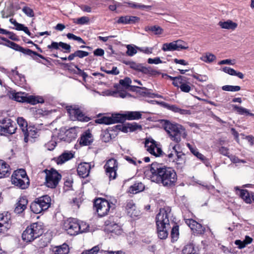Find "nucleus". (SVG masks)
<instances>
[{
  "label": "nucleus",
  "mask_w": 254,
  "mask_h": 254,
  "mask_svg": "<svg viewBox=\"0 0 254 254\" xmlns=\"http://www.w3.org/2000/svg\"><path fill=\"white\" fill-rule=\"evenodd\" d=\"M46 174L45 185L50 188H55L61 180L62 176L56 170L51 169L44 171Z\"/></svg>",
  "instance_id": "8"
},
{
  "label": "nucleus",
  "mask_w": 254,
  "mask_h": 254,
  "mask_svg": "<svg viewBox=\"0 0 254 254\" xmlns=\"http://www.w3.org/2000/svg\"><path fill=\"white\" fill-rule=\"evenodd\" d=\"M89 18L87 16H82L77 19H73L74 23L80 25L87 24L89 22Z\"/></svg>",
  "instance_id": "48"
},
{
  "label": "nucleus",
  "mask_w": 254,
  "mask_h": 254,
  "mask_svg": "<svg viewBox=\"0 0 254 254\" xmlns=\"http://www.w3.org/2000/svg\"><path fill=\"white\" fill-rule=\"evenodd\" d=\"M164 129L169 135L171 139L177 143L176 145L171 143L169 145V148L173 149L176 155L175 161L173 162L178 165H183L185 162V155L178 150L180 148L178 143L181 142V137H187V133L185 128L179 124H172L167 121L165 124Z\"/></svg>",
  "instance_id": "2"
},
{
  "label": "nucleus",
  "mask_w": 254,
  "mask_h": 254,
  "mask_svg": "<svg viewBox=\"0 0 254 254\" xmlns=\"http://www.w3.org/2000/svg\"><path fill=\"white\" fill-rule=\"evenodd\" d=\"M144 189V185L141 182H137L129 187L128 191L133 194L141 191Z\"/></svg>",
  "instance_id": "30"
},
{
  "label": "nucleus",
  "mask_w": 254,
  "mask_h": 254,
  "mask_svg": "<svg viewBox=\"0 0 254 254\" xmlns=\"http://www.w3.org/2000/svg\"><path fill=\"white\" fill-rule=\"evenodd\" d=\"M16 124L10 119H4L0 121V134L6 135L15 132Z\"/></svg>",
  "instance_id": "9"
},
{
  "label": "nucleus",
  "mask_w": 254,
  "mask_h": 254,
  "mask_svg": "<svg viewBox=\"0 0 254 254\" xmlns=\"http://www.w3.org/2000/svg\"><path fill=\"white\" fill-rule=\"evenodd\" d=\"M30 209L33 213L36 214H39L45 211V209L42 207V205L38 200L37 198L31 204Z\"/></svg>",
  "instance_id": "27"
},
{
  "label": "nucleus",
  "mask_w": 254,
  "mask_h": 254,
  "mask_svg": "<svg viewBox=\"0 0 254 254\" xmlns=\"http://www.w3.org/2000/svg\"><path fill=\"white\" fill-rule=\"evenodd\" d=\"M200 59L205 63H210L215 61L216 59V57L211 53H206L203 55Z\"/></svg>",
  "instance_id": "38"
},
{
  "label": "nucleus",
  "mask_w": 254,
  "mask_h": 254,
  "mask_svg": "<svg viewBox=\"0 0 254 254\" xmlns=\"http://www.w3.org/2000/svg\"><path fill=\"white\" fill-rule=\"evenodd\" d=\"M126 3L128 4L129 7L133 8L143 9L144 8H149L151 7V6L149 5H143L132 2H127Z\"/></svg>",
  "instance_id": "46"
},
{
  "label": "nucleus",
  "mask_w": 254,
  "mask_h": 254,
  "mask_svg": "<svg viewBox=\"0 0 254 254\" xmlns=\"http://www.w3.org/2000/svg\"><path fill=\"white\" fill-rule=\"evenodd\" d=\"M109 229L111 232L115 233L117 235H120L122 233L121 227L117 224H114L113 225H111V228H110Z\"/></svg>",
  "instance_id": "50"
},
{
  "label": "nucleus",
  "mask_w": 254,
  "mask_h": 254,
  "mask_svg": "<svg viewBox=\"0 0 254 254\" xmlns=\"http://www.w3.org/2000/svg\"><path fill=\"white\" fill-rule=\"evenodd\" d=\"M80 144L87 146L90 145L93 141V137L89 130H86L81 135L78 140Z\"/></svg>",
  "instance_id": "17"
},
{
  "label": "nucleus",
  "mask_w": 254,
  "mask_h": 254,
  "mask_svg": "<svg viewBox=\"0 0 254 254\" xmlns=\"http://www.w3.org/2000/svg\"><path fill=\"white\" fill-rule=\"evenodd\" d=\"M42 207H43L45 210H47L51 204V198L48 195H45L37 198Z\"/></svg>",
  "instance_id": "26"
},
{
  "label": "nucleus",
  "mask_w": 254,
  "mask_h": 254,
  "mask_svg": "<svg viewBox=\"0 0 254 254\" xmlns=\"http://www.w3.org/2000/svg\"><path fill=\"white\" fill-rule=\"evenodd\" d=\"M240 193V197L247 203L251 202V198L249 192L246 190H241Z\"/></svg>",
  "instance_id": "42"
},
{
  "label": "nucleus",
  "mask_w": 254,
  "mask_h": 254,
  "mask_svg": "<svg viewBox=\"0 0 254 254\" xmlns=\"http://www.w3.org/2000/svg\"><path fill=\"white\" fill-rule=\"evenodd\" d=\"M8 46L10 48L15 50L16 51L21 52L22 50V47L18 45V44L11 41H9Z\"/></svg>",
  "instance_id": "64"
},
{
  "label": "nucleus",
  "mask_w": 254,
  "mask_h": 254,
  "mask_svg": "<svg viewBox=\"0 0 254 254\" xmlns=\"http://www.w3.org/2000/svg\"><path fill=\"white\" fill-rule=\"evenodd\" d=\"M64 229L70 235H76L87 232L89 225L85 222H79L74 219H68L64 224Z\"/></svg>",
  "instance_id": "3"
},
{
  "label": "nucleus",
  "mask_w": 254,
  "mask_h": 254,
  "mask_svg": "<svg viewBox=\"0 0 254 254\" xmlns=\"http://www.w3.org/2000/svg\"><path fill=\"white\" fill-rule=\"evenodd\" d=\"M66 135L68 137L69 140L75 139L77 136V133L74 128H71L65 132Z\"/></svg>",
  "instance_id": "49"
},
{
  "label": "nucleus",
  "mask_w": 254,
  "mask_h": 254,
  "mask_svg": "<svg viewBox=\"0 0 254 254\" xmlns=\"http://www.w3.org/2000/svg\"><path fill=\"white\" fill-rule=\"evenodd\" d=\"M17 123L21 128L23 133L26 131V129H27V123L23 118H18L17 119Z\"/></svg>",
  "instance_id": "47"
},
{
  "label": "nucleus",
  "mask_w": 254,
  "mask_h": 254,
  "mask_svg": "<svg viewBox=\"0 0 254 254\" xmlns=\"http://www.w3.org/2000/svg\"><path fill=\"white\" fill-rule=\"evenodd\" d=\"M101 70L106 72L107 74H112V75H118L119 74L120 71L118 69L117 67L113 66L112 67V70H105L104 69L103 67L101 68Z\"/></svg>",
  "instance_id": "55"
},
{
  "label": "nucleus",
  "mask_w": 254,
  "mask_h": 254,
  "mask_svg": "<svg viewBox=\"0 0 254 254\" xmlns=\"http://www.w3.org/2000/svg\"><path fill=\"white\" fill-rule=\"evenodd\" d=\"M146 174L152 182L161 183L164 186L174 185L177 179V174L172 168L156 162L151 164L149 170L146 171Z\"/></svg>",
  "instance_id": "1"
},
{
  "label": "nucleus",
  "mask_w": 254,
  "mask_h": 254,
  "mask_svg": "<svg viewBox=\"0 0 254 254\" xmlns=\"http://www.w3.org/2000/svg\"><path fill=\"white\" fill-rule=\"evenodd\" d=\"M139 20V18L137 16L125 15L119 17L116 22L117 24H131L138 22Z\"/></svg>",
  "instance_id": "18"
},
{
  "label": "nucleus",
  "mask_w": 254,
  "mask_h": 254,
  "mask_svg": "<svg viewBox=\"0 0 254 254\" xmlns=\"http://www.w3.org/2000/svg\"><path fill=\"white\" fill-rule=\"evenodd\" d=\"M23 134L24 135V140L25 142H27L29 141V137L34 138H36L38 135L37 129L32 127L27 128L26 131H24Z\"/></svg>",
  "instance_id": "24"
},
{
  "label": "nucleus",
  "mask_w": 254,
  "mask_h": 254,
  "mask_svg": "<svg viewBox=\"0 0 254 254\" xmlns=\"http://www.w3.org/2000/svg\"><path fill=\"white\" fill-rule=\"evenodd\" d=\"M128 127L130 132H132L137 129H142V126L136 123H128Z\"/></svg>",
  "instance_id": "52"
},
{
  "label": "nucleus",
  "mask_w": 254,
  "mask_h": 254,
  "mask_svg": "<svg viewBox=\"0 0 254 254\" xmlns=\"http://www.w3.org/2000/svg\"><path fill=\"white\" fill-rule=\"evenodd\" d=\"M171 234L172 239H173L175 241H176L179 235L178 226L176 225L173 227V228L172 229Z\"/></svg>",
  "instance_id": "53"
},
{
  "label": "nucleus",
  "mask_w": 254,
  "mask_h": 254,
  "mask_svg": "<svg viewBox=\"0 0 254 254\" xmlns=\"http://www.w3.org/2000/svg\"><path fill=\"white\" fill-rule=\"evenodd\" d=\"M146 31H150L155 35H160L163 32V29L158 26H147L145 27Z\"/></svg>",
  "instance_id": "40"
},
{
  "label": "nucleus",
  "mask_w": 254,
  "mask_h": 254,
  "mask_svg": "<svg viewBox=\"0 0 254 254\" xmlns=\"http://www.w3.org/2000/svg\"><path fill=\"white\" fill-rule=\"evenodd\" d=\"M11 183L21 189L27 188L30 182L25 170L21 169L15 171L11 176Z\"/></svg>",
  "instance_id": "5"
},
{
  "label": "nucleus",
  "mask_w": 254,
  "mask_h": 254,
  "mask_svg": "<svg viewBox=\"0 0 254 254\" xmlns=\"http://www.w3.org/2000/svg\"><path fill=\"white\" fill-rule=\"evenodd\" d=\"M222 70L231 75L237 76L240 79H243L244 77V74L242 72H238L230 67L225 66L222 68Z\"/></svg>",
  "instance_id": "31"
},
{
  "label": "nucleus",
  "mask_w": 254,
  "mask_h": 254,
  "mask_svg": "<svg viewBox=\"0 0 254 254\" xmlns=\"http://www.w3.org/2000/svg\"><path fill=\"white\" fill-rule=\"evenodd\" d=\"M69 251L68 246L64 244L62 246L57 247L55 251V254H68Z\"/></svg>",
  "instance_id": "39"
},
{
  "label": "nucleus",
  "mask_w": 254,
  "mask_h": 254,
  "mask_svg": "<svg viewBox=\"0 0 254 254\" xmlns=\"http://www.w3.org/2000/svg\"><path fill=\"white\" fill-rule=\"evenodd\" d=\"M182 254H197L196 250L192 244L186 246L182 250Z\"/></svg>",
  "instance_id": "41"
},
{
  "label": "nucleus",
  "mask_w": 254,
  "mask_h": 254,
  "mask_svg": "<svg viewBox=\"0 0 254 254\" xmlns=\"http://www.w3.org/2000/svg\"><path fill=\"white\" fill-rule=\"evenodd\" d=\"M11 225L10 215L8 212L0 213V234H4L10 229Z\"/></svg>",
  "instance_id": "13"
},
{
  "label": "nucleus",
  "mask_w": 254,
  "mask_h": 254,
  "mask_svg": "<svg viewBox=\"0 0 254 254\" xmlns=\"http://www.w3.org/2000/svg\"><path fill=\"white\" fill-rule=\"evenodd\" d=\"M98 246H95L89 250L83 252L81 254H97L99 251Z\"/></svg>",
  "instance_id": "62"
},
{
  "label": "nucleus",
  "mask_w": 254,
  "mask_h": 254,
  "mask_svg": "<svg viewBox=\"0 0 254 254\" xmlns=\"http://www.w3.org/2000/svg\"><path fill=\"white\" fill-rule=\"evenodd\" d=\"M60 47L65 50L64 53H69L70 52L71 46L65 43L60 42H52L51 45H49L47 48L52 51L53 50H59Z\"/></svg>",
  "instance_id": "19"
},
{
  "label": "nucleus",
  "mask_w": 254,
  "mask_h": 254,
  "mask_svg": "<svg viewBox=\"0 0 254 254\" xmlns=\"http://www.w3.org/2000/svg\"><path fill=\"white\" fill-rule=\"evenodd\" d=\"M26 102L30 103L32 105H35L37 103H43L44 102L43 98L40 96H35L30 95L26 97Z\"/></svg>",
  "instance_id": "35"
},
{
  "label": "nucleus",
  "mask_w": 254,
  "mask_h": 254,
  "mask_svg": "<svg viewBox=\"0 0 254 254\" xmlns=\"http://www.w3.org/2000/svg\"><path fill=\"white\" fill-rule=\"evenodd\" d=\"M113 124L117 123H122L126 120V113L124 114H115L112 115L111 117Z\"/></svg>",
  "instance_id": "37"
},
{
  "label": "nucleus",
  "mask_w": 254,
  "mask_h": 254,
  "mask_svg": "<svg viewBox=\"0 0 254 254\" xmlns=\"http://www.w3.org/2000/svg\"><path fill=\"white\" fill-rule=\"evenodd\" d=\"M111 117H103L95 120V122L100 124L110 125L112 124L113 122Z\"/></svg>",
  "instance_id": "45"
},
{
  "label": "nucleus",
  "mask_w": 254,
  "mask_h": 254,
  "mask_svg": "<svg viewBox=\"0 0 254 254\" xmlns=\"http://www.w3.org/2000/svg\"><path fill=\"white\" fill-rule=\"evenodd\" d=\"M127 51L126 54L129 56H133L136 54L138 51V47L133 45H127L126 46Z\"/></svg>",
  "instance_id": "43"
},
{
  "label": "nucleus",
  "mask_w": 254,
  "mask_h": 254,
  "mask_svg": "<svg viewBox=\"0 0 254 254\" xmlns=\"http://www.w3.org/2000/svg\"><path fill=\"white\" fill-rule=\"evenodd\" d=\"M43 233V225L41 222L33 223L23 231L22 238L23 241L30 242L40 236Z\"/></svg>",
  "instance_id": "4"
},
{
  "label": "nucleus",
  "mask_w": 254,
  "mask_h": 254,
  "mask_svg": "<svg viewBox=\"0 0 254 254\" xmlns=\"http://www.w3.org/2000/svg\"><path fill=\"white\" fill-rule=\"evenodd\" d=\"M27 95L24 92L12 93L11 98L19 102H26Z\"/></svg>",
  "instance_id": "32"
},
{
  "label": "nucleus",
  "mask_w": 254,
  "mask_h": 254,
  "mask_svg": "<svg viewBox=\"0 0 254 254\" xmlns=\"http://www.w3.org/2000/svg\"><path fill=\"white\" fill-rule=\"evenodd\" d=\"M66 36L67 38L69 39H72L73 40L77 41L78 42L85 44V42L81 38H80V37L76 36L72 33H67L66 34Z\"/></svg>",
  "instance_id": "54"
},
{
  "label": "nucleus",
  "mask_w": 254,
  "mask_h": 254,
  "mask_svg": "<svg viewBox=\"0 0 254 254\" xmlns=\"http://www.w3.org/2000/svg\"><path fill=\"white\" fill-rule=\"evenodd\" d=\"M118 162L114 159L108 160L104 166L107 176L110 180L116 179L117 176V170L118 169Z\"/></svg>",
  "instance_id": "12"
},
{
  "label": "nucleus",
  "mask_w": 254,
  "mask_h": 254,
  "mask_svg": "<svg viewBox=\"0 0 254 254\" xmlns=\"http://www.w3.org/2000/svg\"><path fill=\"white\" fill-rule=\"evenodd\" d=\"M252 238L249 236H246L244 241H242L240 240H237L235 241V244L236 245L238 246L239 249H243L245 248L247 245L252 243Z\"/></svg>",
  "instance_id": "36"
},
{
  "label": "nucleus",
  "mask_w": 254,
  "mask_h": 254,
  "mask_svg": "<svg viewBox=\"0 0 254 254\" xmlns=\"http://www.w3.org/2000/svg\"><path fill=\"white\" fill-rule=\"evenodd\" d=\"M188 44L181 40H178L169 43H164L162 48L163 51H180L188 49Z\"/></svg>",
  "instance_id": "10"
},
{
  "label": "nucleus",
  "mask_w": 254,
  "mask_h": 254,
  "mask_svg": "<svg viewBox=\"0 0 254 254\" xmlns=\"http://www.w3.org/2000/svg\"><path fill=\"white\" fill-rule=\"evenodd\" d=\"M70 119L72 120L77 119L78 121L87 122L89 118L85 117L83 113L78 108L70 107L67 109Z\"/></svg>",
  "instance_id": "14"
},
{
  "label": "nucleus",
  "mask_w": 254,
  "mask_h": 254,
  "mask_svg": "<svg viewBox=\"0 0 254 254\" xmlns=\"http://www.w3.org/2000/svg\"><path fill=\"white\" fill-rule=\"evenodd\" d=\"M10 174L8 164L2 160H0V179L8 176Z\"/></svg>",
  "instance_id": "22"
},
{
  "label": "nucleus",
  "mask_w": 254,
  "mask_h": 254,
  "mask_svg": "<svg viewBox=\"0 0 254 254\" xmlns=\"http://www.w3.org/2000/svg\"><path fill=\"white\" fill-rule=\"evenodd\" d=\"M164 106L166 108H167L175 113H179V110L180 108L175 105H170L167 103H164Z\"/></svg>",
  "instance_id": "57"
},
{
  "label": "nucleus",
  "mask_w": 254,
  "mask_h": 254,
  "mask_svg": "<svg viewBox=\"0 0 254 254\" xmlns=\"http://www.w3.org/2000/svg\"><path fill=\"white\" fill-rule=\"evenodd\" d=\"M57 143L54 140H51L45 144V146L48 150H53L56 147Z\"/></svg>",
  "instance_id": "61"
},
{
  "label": "nucleus",
  "mask_w": 254,
  "mask_h": 254,
  "mask_svg": "<svg viewBox=\"0 0 254 254\" xmlns=\"http://www.w3.org/2000/svg\"><path fill=\"white\" fill-rule=\"evenodd\" d=\"M126 209L127 215L132 218H135L140 215V211L138 209L135 203L131 200L127 202Z\"/></svg>",
  "instance_id": "16"
},
{
  "label": "nucleus",
  "mask_w": 254,
  "mask_h": 254,
  "mask_svg": "<svg viewBox=\"0 0 254 254\" xmlns=\"http://www.w3.org/2000/svg\"><path fill=\"white\" fill-rule=\"evenodd\" d=\"M192 222L195 224V227L193 231H195L198 234H201L204 232V228L200 224L196 221H192Z\"/></svg>",
  "instance_id": "58"
},
{
  "label": "nucleus",
  "mask_w": 254,
  "mask_h": 254,
  "mask_svg": "<svg viewBox=\"0 0 254 254\" xmlns=\"http://www.w3.org/2000/svg\"><path fill=\"white\" fill-rule=\"evenodd\" d=\"M224 91H238L240 90L241 87L239 86L224 85L222 87Z\"/></svg>",
  "instance_id": "51"
},
{
  "label": "nucleus",
  "mask_w": 254,
  "mask_h": 254,
  "mask_svg": "<svg viewBox=\"0 0 254 254\" xmlns=\"http://www.w3.org/2000/svg\"><path fill=\"white\" fill-rule=\"evenodd\" d=\"M187 146L189 148L190 152L198 159L203 162H205L207 160L206 158L201 153H199L197 148L192 147L190 143H187Z\"/></svg>",
  "instance_id": "29"
},
{
  "label": "nucleus",
  "mask_w": 254,
  "mask_h": 254,
  "mask_svg": "<svg viewBox=\"0 0 254 254\" xmlns=\"http://www.w3.org/2000/svg\"><path fill=\"white\" fill-rule=\"evenodd\" d=\"M28 201L25 197H21L17 202L14 209L15 212L20 213L22 212L26 208Z\"/></svg>",
  "instance_id": "21"
},
{
  "label": "nucleus",
  "mask_w": 254,
  "mask_h": 254,
  "mask_svg": "<svg viewBox=\"0 0 254 254\" xmlns=\"http://www.w3.org/2000/svg\"><path fill=\"white\" fill-rule=\"evenodd\" d=\"M119 83L126 89H128L129 87H130V90L132 91H134V88H140L144 90L147 89V88L145 87H140L137 86H131L130 84L131 83V80L130 78L127 77L125 78L124 79L120 80Z\"/></svg>",
  "instance_id": "23"
},
{
  "label": "nucleus",
  "mask_w": 254,
  "mask_h": 254,
  "mask_svg": "<svg viewBox=\"0 0 254 254\" xmlns=\"http://www.w3.org/2000/svg\"><path fill=\"white\" fill-rule=\"evenodd\" d=\"M74 154L70 152H65L61 154L57 159V163L62 164L72 159Z\"/></svg>",
  "instance_id": "28"
},
{
  "label": "nucleus",
  "mask_w": 254,
  "mask_h": 254,
  "mask_svg": "<svg viewBox=\"0 0 254 254\" xmlns=\"http://www.w3.org/2000/svg\"><path fill=\"white\" fill-rule=\"evenodd\" d=\"M75 55L76 57H78L79 58H83L84 57H87L89 55V53L86 51H83L81 50H77L75 52Z\"/></svg>",
  "instance_id": "60"
},
{
  "label": "nucleus",
  "mask_w": 254,
  "mask_h": 254,
  "mask_svg": "<svg viewBox=\"0 0 254 254\" xmlns=\"http://www.w3.org/2000/svg\"><path fill=\"white\" fill-rule=\"evenodd\" d=\"M147 62L149 64H161L163 62L160 60V58L156 57L154 59L149 58L147 60Z\"/></svg>",
  "instance_id": "63"
},
{
  "label": "nucleus",
  "mask_w": 254,
  "mask_h": 254,
  "mask_svg": "<svg viewBox=\"0 0 254 254\" xmlns=\"http://www.w3.org/2000/svg\"><path fill=\"white\" fill-rule=\"evenodd\" d=\"M218 25L223 29L232 30H235L238 26L237 23L231 20H228L224 22L220 21Z\"/></svg>",
  "instance_id": "25"
},
{
  "label": "nucleus",
  "mask_w": 254,
  "mask_h": 254,
  "mask_svg": "<svg viewBox=\"0 0 254 254\" xmlns=\"http://www.w3.org/2000/svg\"><path fill=\"white\" fill-rule=\"evenodd\" d=\"M157 233L158 237L160 239H165L168 236V230L161 231L160 229H159V230H157Z\"/></svg>",
  "instance_id": "59"
},
{
  "label": "nucleus",
  "mask_w": 254,
  "mask_h": 254,
  "mask_svg": "<svg viewBox=\"0 0 254 254\" xmlns=\"http://www.w3.org/2000/svg\"><path fill=\"white\" fill-rule=\"evenodd\" d=\"M145 147L148 152L156 157L160 156L162 154L163 151L160 145L152 139H146Z\"/></svg>",
  "instance_id": "11"
},
{
  "label": "nucleus",
  "mask_w": 254,
  "mask_h": 254,
  "mask_svg": "<svg viewBox=\"0 0 254 254\" xmlns=\"http://www.w3.org/2000/svg\"><path fill=\"white\" fill-rule=\"evenodd\" d=\"M142 114L137 111H128L126 113V119L128 120H139L141 118Z\"/></svg>",
  "instance_id": "34"
},
{
  "label": "nucleus",
  "mask_w": 254,
  "mask_h": 254,
  "mask_svg": "<svg viewBox=\"0 0 254 254\" xmlns=\"http://www.w3.org/2000/svg\"><path fill=\"white\" fill-rule=\"evenodd\" d=\"M186 81V77L182 76H179L173 78V84L175 86L180 88L183 82Z\"/></svg>",
  "instance_id": "44"
},
{
  "label": "nucleus",
  "mask_w": 254,
  "mask_h": 254,
  "mask_svg": "<svg viewBox=\"0 0 254 254\" xmlns=\"http://www.w3.org/2000/svg\"><path fill=\"white\" fill-rule=\"evenodd\" d=\"M171 214L170 207L160 209V212L156 217L157 230L161 231L169 230L170 226L169 217Z\"/></svg>",
  "instance_id": "6"
},
{
  "label": "nucleus",
  "mask_w": 254,
  "mask_h": 254,
  "mask_svg": "<svg viewBox=\"0 0 254 254\" xmlns=\"http://www.w3.org/2000/svg\"><path fill=\"white\" fill-rule=\"evenodd\" d=\"M114 204L110 202L105 199L99 198L94 202V207L100 217L108 214L110 211L114 208Z\"/></svg>",
  "instance_id": "7"
},
{
  "label": "nucleus",
  "mask_w": 254,
  "mask_h": 254,
  "mask_svg": "<svg viewBox=\"0 0 254 254\" xmlns=\"http://www.w3.org/2000/svg\"><path fill=\"white\" fill-rule=\"evenodd\" d=\"M124 63L126 65H129L130 68L138 71H140L144 73L148 72V69L140 64H137L134 62L124 61Z\"/></svg>",
  "instance_id": "20"
},
{
  "label": "nucleus",
  "mask_w": 254,
  "mask_h": 254,
  "mask_svg": "<svg viewBox=\"0 0 254 254\" xmlns=\"http://www.w3.org/2000/svg\"><path fill=\"white\" fill-rule=\"evenodd\" d=\"M94 165L91 163L82 162L79 164L77 168L78 175L81 178H84L89 176L90 170Z\"/></svg>",
  "instance_id": "15"
},
{
  "label": "nucleus",
  "mask_w": 254,
  "mask_h": 254,
  "mask_svg": "<svg viewBox=\"0 0 254 254\" xmlns=\"http://www.w3.org/2000/svg\"><path fill=\"white\" fill-rule=\"evenodd\" d=\"M22 11L27 16L30 17L34 16L33 10L30 7L24 6L22 8Z\"/></svg>",
  "instance_id": "56"
},
{
  "label": "nucleus",
  "mask_w": 254,
  "mask_h": 254,
  "mask_svg": "<svg viewBox=\"0 0 254 254\" xmlns=\"http://www.w3.org/2000/svg\"><path fill=\"white\" fill-rule=\"evenodd\" d=\"M234 111L241 115H250L254 117V114L251 113L249 110L241 106H238L237 105H232Z\"/></svg>",
  "instance_id": "33"
}]
</instances>
